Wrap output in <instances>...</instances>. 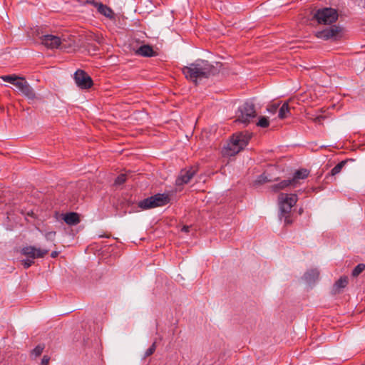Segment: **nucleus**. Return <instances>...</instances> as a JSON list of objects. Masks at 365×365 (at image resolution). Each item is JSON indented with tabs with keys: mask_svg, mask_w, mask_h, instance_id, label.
Masks as SVG:
<instances>
[{
	"mask_svg": "<svg viewBox=\"0 0 365 365\" xmlns=\"http://www.w3.org/2000/svg\"><path fill=\"white\" fill-rule=\"evenodd\" d=\"M214 67L207 61L196 60L194 63L184 66L182 68V73L187 79L195 83L197 79L207 78L212 73Z\"/></svg>",
	"mask_w": 365,
	"mask_h": 365,
	"instance_id": "obj_1",
	"label": "nucleus"
},
{
	"mask_svg": "<svg viewBox=\"0 0 365 365\" xmlns=\"http://www.w3.org/2000/svg\"><path fill=\"white\" fill-rule=\"evenodd\" d=\"M280 208V218H284L286 225L292 223L290 217L292 208L297 202L298 197L296 194L280 193L278 197Z\"/></svg>",
	"mask_w": 365,
	"mask_h": 365,
	"instance_id": "obj_2",
	"label": "nucleus"
},
{
	"mask_svg": "<svg viewBox=\"0 0 365 365\" xmlns=\"http://www.w3.org/2000/svg\"><path fill=\"white\" fill-rule=\"evenodd\" d=\"M251 138L248 133H239L233 134L227 144L226 154L234 155L241 151L247 144Z\"/></svg>",
	"mask_w": 365,
	"mask_h": 365,
	"instance_id": "obj_3",
	"label": "nucleus"
},
{
	"mask_svg": "<svg viewBox=\"0 0 365 365\" xmlns=\"http://www.w3.org/2000/svg\"><path fill=\"white\" fill-rule=\"evenodd\" d=\"M338 17L337 10L331 7L319 9L313 16L319 24H331L338 19Z\"/></svg>",
	"mask_w": 365,
	"mask_h": 365,
	"instance_id": "obj_4",
	"label": "nucleus"
},
{
	"mask_svg": "<svg viewBox=\"0 0 365 365\" xmlns=\"http://www.w3.org/2000/svg\"><path fill=\"white\" fill-rule=\"evenodd\" d=\"M255 116L256 110L255 104L251 101H246L239 107L236 114V121L247 125Z\"/></svg>",
	"mask_w": 365,
	"mask_h": 365,
	"instance_id": "obj_5",
	"label": "nucleus"
},
{
	"mask_svg": "<svg viewBox=\"0 0 365 365\" xmlns=\"http://www.w3.org/2000/svg\"><path fill=\"white\" fill-rule=\"evenodd\" d=\"M342 31L341 27L334 25L316 33V36L324 41L336 40Z\"/></svg>",
	"mask_w": 365,
	"mask_h": 365,
	"instance_id": "obj_6",
	"label": "nucleus"
},
{
	"mask_svg": "<svg viewBox=\"0 0 365 365\" xmlns=\"http://www.w3.org/2000/svg\"><path fill=\"white\" fill-rule=\"evenodd\" d=\"M74 80L77 86L82 89L90 88L93 85L92 78L82 70L76 71Z\"/></svg>",
	"mask_w": 365,
	"mask_h": 365,
	"instance_id": "obj_7",
	"label": "nucleus"
},
{
	"mask_svg": "<svg viewBox=\"0 0 365 365\" xmlns=\"http://www.w3.org/2000/svg\"><path fill=\"white\" fill-rule=\"evenodd\" d=\"M15 86L27 98L30 100H34L36 98V96L34 90L26 81L25 78L23 77L19 83H15Z\"/></svg>",
	"mask_w": 365,
	"mask_h": 365,
	"instance_id": "obj_8",
	"label": "nucleus"
},
{
	"mask_svg": "<svg viewBox=\"0 0 365 365\" xmlns=\"http://www.w3.org/2000/svg\"><path fill=\"white\" fill-rule=\"evenodd\" d=\"M48 252V250L36 248L34 246H26L21 250L22 255L33 259L43 257Z\"/></svg>",
	"mask_w": 365,
	"mask_h": 365,
	"instance_id": "obj_9",
	"label": "nucleus"
},
{
	"mask_svg": "<svg viewBox=\"0 0 365 365\" xmlns=\"http://www.w3.org/2000/svg\"><path fill=\"white\" fill-rule=\"evenodd\" d=\"M41 43L49 49L58 48L61 44V38L55 35L47 34L40 38Z\"/></svg>",
	"mask_w": 365,
	"mask_h": 365,
	"instance_id": "obj_10",
	"label": "nucleus"
},
{
	"mask_svg": "<svg viewBox=\"0 0 365 365\" xmlns=\"http://www.w3.org/2000/svg\"><path fill=\"white\" fill-rule=\"evenodd\" d=\"M196 170L190 168L189 170H182L175 180L177 186H182L187 184L195 175Z\"/></svg>",
	"mask_w": 365,
	"mask_h": 365,
	"instance_id": "obj_11",
	"label": "nucleus"
},
{
	"mask_svg": "<svg viewBox=\"0 0 365 365\" xmlns=\"http://www.w3.org/2000/svg\"><path fill=\"white\" fill-rule=\"evenodd\" d=\"M309 175V170L307 169H299L297 170L293 175V178L291 179V181L292 182V187H297L298 185H299L300 180H304L306 179Z\"/></svg>",
	"mask_w": 365,
	"mask_h": 365,
	"instance_id": "obj_12",
	"label": "nucleus"
},
{
	"mask_svg": "<svg viewBox=\"0 0 365 365\" xmlns=\"http://www.w3.org/2000/svg\"><path fill=\"white\" fill-rule=\"evenodd\" d=\"M152 197L154 201V205L155 207L164 206L167 205L170 201L168 195L164 193H158L156 195H153Z\"/></svg>",
	"mask_w": 365,
	"mask_h": 365,
	"instance_id": "obj_13",
	"label": "nucleus"
},
{
	"mask_svg": "<svg viewBox=\"0 0 365 365\" xmlns=\"http://www.w3.org/2000/svg\"><path fill=\"white\" fill-rule=\"evenodd\" d=\"M136 53L141 56L152 57L156 56V52L153 51L150 45H143L136 51Z\"/></svg>",
	"mask_w": 365,
	"mask_h": 365,
	"instance_id": "obj_14",
	"label": "nucleus"
},
{
	"mask_svg": "<svg viewBox=\"0 0 365 365\" xmlns=\"http://www.w3.org/2000/svg\"><path fill=\"white\" fill-rule=\"evenodd\" d=\"M97 11L101 15H103L104 16H106V18H108L109 19H111V20L115 19V13L112 10V9H110V7H108V6H106L102 3L101 4H98V8Z\"/></svg>",
	"mask_w": 365,
	"mask_h": 365,
	"instance_id": "obj_15",
	"label": "nucleus"
},
{
	"mask_svg": "<svg viewBox=\"0 0 365 365\" xmlns=\"http://www.w3.org/2000/svg\"><path fill=\"white\" fill-rule=\"evenodd\" d=\"M63 220L68 225H76L79 223V215L76 212H68L63 215Z\"/></svg>",
	"mask_w": 365,
	"mask_h": 365,
	"instance_id": "obj_16",
	"label": "nucleus"
},
{
	"mask_svg": "<svg viewBox=\"0 0 365 365\" xmlns=\"http://www.w3.org/2000/svg\"><path fill=\"white\" fill-rule=\"evenodd\" d=\"M319 272L317 269H312L305 272L303 278L308 284H312L319 279Z\"/></svg>",
	"mask_w": 365,
	"mask_h": 365,
	"instance_id": "obj_17",
	"label": "nucleus"
},
{
	"mask_svg": "<svg viewBox=\"0 0 365 365\" xmlns=\"http://www.w3.org/2000/svg\"><path fill=\"white\" fill-rule=\"evenodd\" d=\"M289 186H292V182L291 181V179H288V180H282L281 182H279V183H277V184H274V185H272L271 187H270V189L274 192H279V190H284Z\"/></svg>",
	"mask_w": 365,
	"mask_h": 365,
	"instance_id": "obj_18",
	"label": "nucleus"
},
{
	"mask_svg": "<svg viewBox=\"0 0 365 365\" xmlns=\"http://www.w3.org/2000/svg\"><path fill=\"white\" fill-rule=\"evenodd\" d=\"M138 207L142 210H148L155 207L152 196L140 201L138 202Z\"/></svg>",
	"mask_w": 365,
	"mask_h": 365,
	"instance_id": "obj_19",
	"label": "nucleus"
},
{
	"mask_svg": "<svg viewBox=\"0 0 365 365\" xmlns=\"http://www.w3.org/2000/svg\"><path fill=\"white\" fill-rule=\"evenodd\" d=\"M291 115L289 103H284L279 110L278 117L280 119H284Z\"/></svg>",
	"mask_w": 365,
	"mask_h": 365,
	"instance_id": "obj_20",
	"label": "nucleus"
},
{
	"mask_svg": "<svg viewBox=\"0 0 365 365\" xmlns=\"http://www.w3.org/2000/svg\"><path fill=\"white\" fill-rule=\"evenodd\" d=\"M22 78L23 77L16 76L15 74H13V75H6V76H1V78L4 81L7 82V83H10L13 84L14 86H15V83H19L20 80L22 79Z\"/></svg>",
	"mask_w": 365,
	"mask_h": 365,
	"instance_id": "obj_21",
	"label": "nucleus"
},
{
	"mask_svg": "<svg viewBox=\"0 0 365 365\" xmlns=\"http://www.w3.org/2000/svg\"><path fill=\"white\" fill-rule=\"evenodd\" d=\"M348 284L347 277H341L334 284V287L336 289L344 288Z\"/></svg>",
	"mask_w": 365,
	"mask_h": 365,
	"instance_id": "obj_22",
	"label": "nucleus"
},
{
	"mask_svg": "<svg viewBox=\"0 0 365 365\" xmlns=\"http://www.w3.org/2000/svg\"><path fill=\"white\" fill-rule=\"evenodd\" d=\"M346 161L345 160H342L341 161L340 163H339L338 164H336L331 170V175L332 176L334 175H336V174L339 173L342 168H344V166L345 165Z\"/></svg>",
	"mask_w": 365,
	"mask_h": 365,
	"instance_id": "obj_23",
	"label": "nucleus"
},
{
	"mask_svg": "<svg viewBox=\"0 0 365 365\" xmlns=\"http://www.w3.org/2000/svg\"><path fill=\"white\" fill-rule=\"evenodd\" d=\"M365 269L364 264H359L356 265L352 271V276L357 277Z\"/></svg>",
	"mask_w": 365,
	"mask_h": 365,
	"instance_id": "obj_24",
	"label": "nucleus"
},
{
	"mask_svg": "<svg viewBox=\"0 0 365 365\" xmlns=\"http://www.w3.org/2000/svg\"><path fill=\"white\" fill-rule=\"evenodd\" d=\"M269 125V120L267 117L262 116L259 118L257 125L261 128H267Z\"/></svg>",
	"mask_w": 365,
	"mask_h": 365,
	"instance_id": "obj_25",
	"label": "nucleus"
},
{
	"mask_svg": "<svg viewBox=\"0 0 365 365\" xmlns=\"http://www.w3.org/2000/svg\"><path fill=\"white\" fill-rule=\"evenodd\" d=\"M43 349L44 345L38 344L31 351V354L34 355L36 357L39 356L42 354Z\"/></svg>",
	"mask_w": 365,
	"mask_h": 365,
	"instance_id": "obj_26",
	"label": "nucleus"
},
{
	"mask_svg": "<svg viewBox=\"0 0 365 365\" xmlns=\"http://www.w3.org/2000/svg\"><path fill=\"white\" fill-rule=\"evenodd\" d=\"M269 181V180H268L267 175L264 173H263L257 177V178L255 181V184L259 185V184L265 183Z\"/></svg>",
	"mask_w": 365,
	"mask_h": 365,
	"instance_id": "obj_27",
	"label": "nucleus"
},
{
	"mask_svg": "<svg viewBox=\"0 0 365 365\" xmlns=\"http://www.w3.org/2000/svg\"><path fill=\"white\" fill-rule=\"evenodd\" d=\"M156 349V343L153 342V344L145 351L144 358L151 356Z\"/></svg>",
	"mask_w": 365,
	"mask_h": 365,
	"instance_id": "obj_28",
	"label": "nucleus"
},
{
	"mask_svg": "<svg viewBox=\"0 0 365 365\" xmlns=\"http://www.w3.org/2000/svg\"><path fill=\"white\" fill-rule=\"evenodd\" d=\"M126 179L127 174H120L116 178L115 180V184L118 185H122L126 181Z\"/></svg>",
	"mask_w": 365,
	"mask_h": 365,
	"instance_id": "obj_29",
	"label": "nucleus"
},
{
	"mask_svg": "<svg viewBox=\"0 0 365 365\" xmlns=\"http://www.w3.org/2000/svg\"><path fill=\"white\" fill-rule=\"evenodd\" d=\"M279 103H273L267 106V110L270 113H275L279 108Z\"/></svg>",
	"mask_w": 365,
	"mask_h": 365,
	"instance_id": "obj_30",
	"label": "nucleus"
},
{
	"mask_svg": "<svg viewBox=\"0 0 365 365\" xmlns=\"http://www.w3.org/2000/svg\"><path fill=\"white\" fill-rule=\"evenodd\" d=\"M34 263V261L33 259H27L21 261V264L24 266L25 269L29 268Z\"/></svg>",
	"mask_w": 365,
	"mask_h": 365,
	"instance_id": "obj_31",
	"label": "nucleus"
},
{
	"mask_svg": "<svg viewBox=\"0 0 365 365\" xmlns=\"http://www.w3.org/2000/svg\"><path fill=\"white\" fill-rule=\"evenodd\" d=\"M315 123L322 124V120L325 118L324 115H317L314 118H310Z\"/></svg>",
	"mask_w": 365,
	"mask_h": 365,
	"instance_id": "obj_32",
	"label": "nucleus"
},
{
	"mask_svg": "<svg viewBox=\"0 0 365 365\" xmlns=\"http://www.w3.org/2000/svg\"><path fill=\"white\" fill-rule=\"evenodd\" d=\"M56 236V232H48L46 233L45 237L47 240L53 241Z\"/></svg>",
	"mask_w": 365,
	"mask_h": 365,
	"instance_id": "obj_33",
	"label": "nucleus"
},
{
	"mask_svg": "<svg viewBox=\"0 0 365 365\" xmlns=\"http://www.w3.org/2000/svg\"><path fill=\"white\" fill-rule=\"evenodd\" d=\"M86 4H91L98 9V4H101V2H98V1H96L95 0H86Z\"/></svg>",
	"mask_w": 365,
	"mask_h": 365,
	"instance_id": "obj_34",
	"label": "nucleus"
},
{
	"mask_svg": "<svg viewBox=\"0 0 365 365\" xmlns=\"http://www.w3.org/2000/svg\"><path fill=\"white\" fill-rule=\"evenodd\" d=\"M50 361V357L44 355L41 359V362L40 365H48Z\"/></svg>",
	"mask_w": 365,
	"mask_h": 365,
	"instance_id": "obj_35",
	"label": "nucleus"
},
{
	"mask_svg": "<svg viewBox=\"0 0 365 365\" xmlns=\"http://www.w3.org/2000/svg\"><path fill=\"white\" fill-rule=\"evenodd\" d=\"M189 230H190L189 226H183L182 228L181 229L182 232H189Z\"/></svg>",
	"mask_w": 365,
	"mask_h": 365,
	"instance_id": "obj_36",
	"label": "nucleus"
},
{
	"mask_svg": "<svg viewBox=\"0 0 365 365\" xmlns=\"http://www.w3.org/2000/svg\"><path fill=\"white\" fill-rule=\"evenodd\" d=\"M58 252L57 251H53L51 252V257L52 258H56L58 256Z\"/></svg>",
	"mask_w": 365,
	"mask_h": 365,
	"instance_id": "obj_37",
	"label": "nucleus"
}]
</instances>
